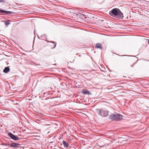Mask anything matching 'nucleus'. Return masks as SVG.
Wrapping results in <instances>:
<instances>
[{"label":"nucleus","instance_id":"0eeeda50","mask_svg":"<svg viewBox=\"0 0 149 149\" xmlns=\"http://www.w3.org/2000/svg\"><path fill=\"white\" fill-rule=\"evenodd\" d=\"M19 145V144L18 143H12L10 146L13 147H17Z\"/></svg>","mask_w":149,"mask_h":149},{"label":"nucleus","instance_id":"7ed1b4c3","mask_svg":"<svg viewBox=\"0 0 149 149\" xmlns=\"http://www.w3.org/2000/svg\"><path fill=\"white\" fill-rule=\"evenodd\" d=\"M97 111L98 114L102 117H106L109 114V111H108L103 109H98L97 110Z\"/></svg>","mask_w":149,"mask_h":149},{"label":"nucleus","instance_id":"2eb2a0df","mask_svg":"<svg viewBox=\"0 0 149 149\" xmlns=\"http://www.w3.org/2000/svg\"><path fill=\"white\" fill-rule=\"evenodd\" d=\"M134 65H135V63H134V64H133L132 65H131V67H134Z\"/></svg>","mask_w":149,"mask_h":149},{"label":"nucleus","instance_id":"f8f14e48","mask_svg":"<svg viewBox=\"0 0 149 149\" xmlns=\"http://www.w3.org/2000/svg\"><path fill=\"white\" fill-rule=\"evenodd\" d=\"M52 42L53 43V44L54 45V46L52 48L53 49V48H54L56 47V43L55 42Z\"/></svg>","mask_w":149,"mask_h":149},{"label":"nucleus","instance_id":"39448f33","mask_svg":"<svg viewBox=\"0 0 149 149\" xmlns=\"http://www.w3.org/2000/svg\"><path fill=\"white\" fill-rule=\"evenodd\" d=\"M95 48L100 49H102V45L100 43H97L95 46Z\"/></svg>","mask_w":149,"mask_h":149},{"label":"nucleus","instance_id":"9d476101","mask_svg":"<svg viewBox=\"0 0 149 149\" xmlns=\"http://www.w3.org/2000/svg\"><path fill=\"white\" fill-rule=\"evenodd\" d=\"M82 93L84 94H88L89 92L86 89H84L82 90Z\"/></svg>","mask_w":149,"mask_h":149},{"label":"nucleus","instance_id":"20e7f679","mask_svg":"<svg viewBox=\"0 0 149 149\" xmlns=\"http://www.w3.org/2000/svg\"><path fill=\"white\" fill-rule=\"evenodd\" d=\"M8 135L12 139L14 140H19V138L18 137L15 136L11 133H9Z\"/></svg>","mask_w":149,"mask_h":149},{"label":"nucleus","instance_id":"f257e3e1","mask_svg":"<svg viewBox=\"0 0 149 149\" xmlns=\"http://www.w3.org/2000/svg\"><path fill=\"white\" fill-rule=\"evenodd\" d=\"M109 14L111 16L119 19H122L123 17V13L117 8L112 9L109 12Z\"/></svg>","mask_w":149,"mask_h":149},{"label":"nucleus","instance_id":"ddd939ff","mask_svg":"<svg viewBox=\"0 0 149 149\" xmlns=\"http://www.w3.org/2000/svg\"><path fill=\"white\" fill-rule=\"evenodd\" d=\"M5 1L4 0H0V2L4 3Z\"/></svg>","mask_w":149,"mask_h":149},{"label":"nucleus","instance_id":"9b49d317","mask_svg":"<svg viewBox=\"0 0 149 149\" xmlns=\"http://www.w3.org/2000/svg\"><path fill=\"white\" fill-rule=\"evenodd\" d=\"M3 21L5 22V24L6 26H8V25L10 24L8 21Z\"/></svg>","mask_w":149,"mask_h":149},{"label":"nucleus","instance_id":"423d86ee","mask_svg":"<svg viewBox=\"0 0 149 149\" xmlns=\"http://www.w3.org/2000/svg\"><path fill=\"white\" fill-rule=\"evenodd\" d=\"M0 13H4L5 14H11V12L10 11H6L2 10L0 8Z\"/></svg>","mask_w":149,"mask_h":149},{"label":"nucleus","instance_id":"6e6552de","mask_svg":"<svg viewBox=\"0 0 149 149\" xmlns=\"http://www.w3.org/2000/svg\"><path fill=\"white\" fill-rule=\"evenodd\" d=\"M10 69L8 67H6L3 70V72L5 73H7L10 70Z\"/></svg>","mask_w":149,"mask_h":149},{"label":"nucleus","instance_id":"f03ea898","mask_svg":"<svg viewBox=\"0 0 149 149\" xmlns=\"http://www.w3.org/2000/svg\"><path fill=\"white\" fill-rule=\"evenodd\" d=\"M109 118L113 120L119 121L123 119V116L118 113L112 114L109 115Z\"/></svg>","mask_w":149,"mask_h":149},{"label":"nucleus","instance_id":"1a4fd4ad","mask_svg":"<svg viewBox=\"0 0 149 149\" xmlns=\"http://www.w3.org/2000/svg\"><path fill=\"white\" fill-rule=\"evenodd\" d=\"M63 143L64 145V147L68 148V144L67 142L64 141H63Z\"/></svg>","mask_w":149,"mask_h":149},{"label":"nucleus","instance_id":"4468645a","mask_svg":"<svg viewBox=\"0 0 149 149\" xmlns=\"http://www.w3.org/2000/svg\"><path fill=\"white\" fill-rule=\"evenodd\" d=\"M3 145H5V146H8V145H9L8 144H7V143L5 144L4 143L3 144Z\"/></svg>","mask_w":149,"mask_h":149}]
</instances>
